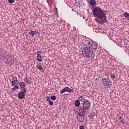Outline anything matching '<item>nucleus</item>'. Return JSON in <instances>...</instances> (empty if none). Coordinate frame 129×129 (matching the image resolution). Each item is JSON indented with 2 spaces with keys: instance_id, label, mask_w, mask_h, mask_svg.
<instances>
[{
  "instance_id": "1",
  "label": "nucleus",
  "mask_w": 129,
  "mask_h": 129,
  "mask_svg": "<svg viewBox=\"0 0 129 129\" xmlns=\"http://www.w3.org/2000/svg\"><path fill=\"white\" fill-rule=\"evenodd\" d=\"M93 16L96 18L95 19L97 23L100 24H104L107 22V17L105 14L103 10L99 7H95L92 10Z\"/></svg>"
},
{
  "instance_id": "2",
  "label": "nucleus",
  "mask_w": 129,
  "mask_h": 129,
  "mask_svg": "<svg viewBox=\"0 0 129 129\" xmlns=\"http://www.w3.org/2000/svg\"><path fill=\"white\" fill-rule=\"evenodd\" d=\"M83 56L85 58H91V59H94L95 57V53L90 47H88L87 45H85L83 47L82 52Z\"/></svg>"
},
{
  "instance_id": "3",
  "label": "nucleus",
  "mask_w": 129,
  "mask_h": 129,
  "mask_svg": "<svg viewBox=\"0 0 129 129\" xmlns=\"http://www.w3.org/2000/svg\"><path fill=\"white\" fill-rule=\"evenodd\" d=\"M102 84L105 86L106 88H110L111 86V82L109 79L107 78H102Z\"/></svg>"
},
{
  "instance_id": "4",
  "label": "nucleus",
  "mask_w": 129,
  "mask_h": 129,
  "mask_svg": "<svg viewBox=\"0 0 129 129\" xmlns=\"http://www.w3.org/2000/svg\"><path fill=\"white\" fill-rule=\"evenodd\" d=\"M80 106L83 107L84 109H90V106H91V102L88 100L86 101L84 103H81Z\"/></svg>"
},
{
  "instance_id": "5",
  "label": "nucleus",
  "mask_w": 129,
  "mask_h": 129,
  "mask_svg": "<svg viewBox=\"0 0 129 129\" xmlns=\"http://www.w3.org/2000/svg\"><path fill=\"white\" fill-rule=\"evenodd\" d=\"M87 47L91 48L92 50V49L95 50V49H97V48H98V44H97V43L94 41H90L88 43Z\"/></svg>"
},
{
  "instance_id": "6",
  "label": "nucleus",
  "mask_w": 129,
  "mask_h": 129,
  "mask_svg": "<svg viewBox=\"0 0 129 129\" xmlns=\"http://www.w3.org/2000/svg\"><path fill=\"white\" fill-rule=\"evenodd\" d=\"M86 113V110L83 108L81 106H80V107L78 109V115H85Z\"/></svg>"
},
{
  "instance_id": "7",
  "label": "nucleus",
  "mask_w": 129,
  "mask_h": 129,
  "mask_svg": "<svg viewBox=\"0 0 129 129\" xmlns=\"http://www.w3.org/2000/svg\"><path fill=\"white\" fill-rule=\"evenodd\" d=\"M85 115H78L77 119L80 122H83L85 119Z\"/></svg>"
},
{
  "instance_id": "8",
  "label": "nucleus",
  "mask_w": 129,
  "mask_h": 129,
  "mask_svg": "<svg viewBox=\"0 0 129 129\" xmlns=\"http://www.w3.org/2000/svg\"><path fill=\"white\" fill-rule=\"evenodd\" d=\"M25 93L20 92L18 93V98H19V99H24V98L25 96Z\"/></svg>"
},
{
  "instance_id": "9",
  "label": "nucleus",
  "mask_w": 129,
  "mask_h": 129,
  "mask_svg": "<svg viewBox=\"0 0 129 129\" xmlns=\"http://www.w3.org/2000/svg\"><path fill=\"white\" fill-rule=\"evenodd\" d=\"M12 86H18L19 85V81L17 80H14L12 82Z\"/></svg>"
},
{
  "instance_id": "10",
  "label": "nucleus",
  "mask_w": 129,
  "mask_h": 129,
  "mask_svg": "<svg viewBox=\"0 0 129 129\" xmlns=\"http://www.w3.org/2000/svg\"><path fill=\"white\" fill-rule=\"evenodd\" d=\"M79 100H80V102H82V103H84V102H86L88 100L85 99V97L84 96H80Z\"/></svg>"
},
{
  "instance_id": "11",
  "label": "nucleus",
  "mask_w": 129,
  "mask_h": 129,
  "mask_svg": "<svg viewBox=\"0 0 129 129\" xmlns=\"http://www.w3.org/2000/svg\"><path fill=\"white\" fill-rule=\"evenodd\" d=\"M36 68H37V69H38V70L41 71V72H42V73H44V71L43 70V67H42V66H41V64H37L36 66Z\"/></svg>"
},
{
  "instance_id": "12",
  "label": "nucleus",
  "mask_w": 129,
  "mask_h": 129,
  "mask_svg": "<svg viewBox=\"0 0 129 129\" xmlns=\"http://www.w3.org/2000/svg\"><path fill=\"white\" fill-rule=\"evenodd\" d=\"M19 86L20 88H26V83L24 82H21L20 83H19Z\"/></svg>"
},
{
  "instance_id": "13",
  "label": "nucleus",
  "mask_w": 129,
  "mask_h": 129,
  "mask_svg": "<svg viewBox=\"0 0 129 129\" xmlns=\"http://www.w3.org/2000/svg\"><path fill=\"white\" fill-rule=\"evenodd\" d=\"M123 16L127 20V21H129V13L127 12H125L123 13Z\"/></svg>"
},
{
  "instance_id": "14",
  "label": "nucleus",
  "mask_w": 129,
  "mask_h": 129,
  "mask_svg": "<svg viewBox=\"0 0 129 129\" xmlns=\"http://www.w3.org/2000/svg\"><path fill=\"white\" fill-rule=\"evenodd\" d=\"M37 59L38 62H42V61H43V57H42V55H41V54H38L37 56Z\"/></svg>"
},
{
  "instance_id": "15",
  "label": "nucleus",
  "mask_w": 129,
  "mask_h": 129,
  "mask_svg": "<svg viewBox=\"0 0 129 129\" xmlns=\"http://www.w3.org/2000/svg\"><path fill=\"white\" fill-rule=\"evenodd\" d=\"M68 87H66V88H63L60 91V94H63L64 92H68Z\"/></svg>"
},
{
  "instance_id": "16",
  "label": "nucleus",
  "mask_w": 129,
  "mask_h": 129,
  "mask_svg": "<svg viewBox=\"0 0 129 129\" xmlns=\"http://www.w3.org/2000/svg\"><path fill=\"white\" fill-rule=\"evenodd\" d=\"M80 104H81V103H80V101L79 99L77 100L75 102V105L76 106V107L79 106Z\"/></svg>"
},
{
  "instance_id": "17",
  "label": "nucleus",
  "mask_w": 129,
  "mask_h": 129,
  "mask_svg": "<svg viewBox=\"0 0 129 129\" xmlns=\"http://www.w3.org/2000/svg\"><path fill=\"white\" fill-rule=\"evenodd\" d=\"M94 116H95V113H94V112H91L89 115L90 118L91 119H92V118H93V117H94Z\"/></svg>"
},
{
  "instance_id": "18",
  "label": "nucleus",
  "mask_w": 129,
  "mask_h": 129,
  "mask_svg": "<svg viewBox=\"0 0 129 129\" xmlns=\"http://www.w3.org/2000/svg\"><path fill=\"white\" fill-rule=\"evenodd\" d=\"M90 4L91 6H95L96 4V2L95 0H90Z\"/></svg>"
},
{
  "instance_id": "19",
  "label": "nucleus",
  "mask_w": 129,
  "mask_h": 129,
  "mask_svg": "<svg viewBox=\"0 0 129 129\" xmlns=\"http://www.w3.org/2000/svg\"><path fill=\"white\" fill-rule=\"evenodd\" d=\"M24 81H25V82H27L28 84H31V83H32V81H31V80H29V79L27 78H25L24 79Z\"/></svg>"
},
{
  "instance_id": "20",
  "label": "nucleus",
  "mask_w": 129,
  "mask_h": 129,
  "mask_svg": "<svg viewBox=\"0 0 129 129\" xmlns=\"http://www.w3.org/2000/svg\"><path fill=\"white\" fill-rule=\"evenodd\" d=\"M21 91L20 92H23L24 94L27 93V88H21Z\"/></svg>"
},
{
  "instance_id": "21",
  "label": "nucleus",
  "mask_w": 129,
  "mask_h": 129,
  "mask_svg": "<svg viewBox=\"0 0 129 129\" xmlns=\"http://www.w3.org/2000/svg\"><path fill=\"white\" fill-rule=\"evenodd\" d=\"M68 92L69 93H72L73 92H74V91H73V89L68 87Z\"/></svg>"
},
{
  "instance_id": "22",
  "label": "nucleus",
  "mask_w": 129,
  "mask_h": 129,
  "mask_svg": "<svg viewBox=\"0 0 129 129\" xmlns=\"http://www.w3.org/2000/svg\"><path fill=\"white\" fill-rule=\"evenodd\" d=\"M29 34L30 35V36H32V37H34L35 36V34H34V31H30L29 33Z\"/></svg>"
},
{
  "instance_id": "23",
  "label": "nucleus",
  "mask_w": 129,
  "mask_h": 129,
  "mask_svg": "<svg viewBox=\"0 0 129 129\" xmlns=\"http://www.w3.org/2000/svg\"><path fill=\"white\" fill-rule=\"evenodd\" d=\"M50 99H51V100H56V96L55 95H52L50 97Z\"/></svg>"
},
{
  "instance_id": "24",
  "label": "nucleus",
  "mask_w": 129,
  "mask_h": 129,
  "mask_svg": "<svg viewBox=\"0 0 129 129\" xmlns=\"http://www.w3.org/2000/svg\"><path fill=\"white\" fill-rule=\"evenodd\" d=\"M11 89H12V91H15V90H16V89H19V86L14 87V88H12Z\"/></svg>"
},
{
  "instance_id": "25",
  "label": "nucleus",
  "mask_w": 129,
  "mask_h": 129,
  "mask_svg": "<svg viewBox=\"0 0 129 129\" xmlns=\"http://www.w3.org/2000/svg\"><path fill=\"white\" fill-rule=\"evenodd\" d=\"M110 77H111V78H112L113 79H114V78H115V75H114L113 74H110Z\"/></svg>"
},
{
  "instance_id": "26",
  "label": "nucleus",
  "mask_w": 129,
  "mask_h": 129,
  "mask_svg": "<svg viewBox=\"0 0 129 129\" xmlns=\"http://www.w3.org/2000/svg\"><path fill=\"white\" fill-rule=\"evenodd\" d=\"M9 4H14L15 0H8Z\"/></svg>"
},
{
  "instance_id": "27",
  "label": "nucleus",
  "mask_w": 129,
  "mask_h": 129,
  "mask_svg": "<svg viewBox=\"0 0 129 129\" xmlns=\"http://www.w3.org/2000/svg\"><path fill=\"white\" fill-rule=\"evenodd\" d=\"M51 100V98L49 96L46 97V101L49 102Z\"/></svg>"
},
{
  "instance_id": "28",
  "label": "nucleus",
  "mask_w": 129,
  "mask_h": 129,
  "mask_svg": "<svg viewBox=\"0 0 129 129\" xmlns=\"http://www.w3.org/2000/svg\"><path fill=\"white\" fill-rule=\"evenodd\" d=\"M48 102H49L50 105H53L54 104V102H53L52 100H50Z\"/></svg>"
},
{
  "instance_id": "29",
  "label": "nucleus",
  "mask_w": 129,
  "mask_h": 129,
  "mask_svg": "<svg viewBox=\"0 0 129 129\" xmlns=\"http://www.w3.org/2000/svg\"><path fill=\"white\" fill-rule=\"evenodd\" d=\"M118 120H119L120 121H121V120H123V118H122V117H121V116H119L118 118Z\"/></svg>"
},
{
  "instance_id": "30",
  "label": "nucleus",
  "mask_w": 129,
  "mask_h": 129,
  "mask_svg": "<svg viewBox=\"0 0 129 129\" xmlns=\"http://www.w3.org/2000/svg\"><path fill=\"white\" fill-rule=\"evenodd\" d=\"M79 128H80V129H85V127L82 125L80 126Z\"/></svg>"
},
{
  "instance_id": "31",
  "label": "nucleus",
  "mask_w": 129,
  "mask_h": 129,
  "mask_svg": "<svg viewBox=\"0 0 129 129\" xmlns=\"http://www.w3.org/2000/svg\"><path fill=\"white\" fill-rule=\"evenodd\" d=\"M36 53L37 54V56L38 55H41V51L40 50L37 51Z\"/></svg>"
},
{
  "instance_id": "32",
  "label": "nucleus",
  "mask_w": 129,
  "mask_h": 129,
  "mask_svg": "<svg viewBox=\"0 0 129 129\" xmlns=\"http://www.w3.org/2000/svg\"><path fill=\"white\" fill-rule=\"evenodd\" d=\"M34 35H37V34H39V32L38 31H34Z\"/></svg>"
},
{
  "instance_id": "33",
  "label": "nucleus",
  "mask_w": 129,
  "mask_h": 129,
  "mask_svg": "<svg viewBox=\"0 0 129 129\" xmlns=\"http://www.w3.org/2000/svg\"><path fill=\"white\" fill-rule=\"evenodd\" d=\"M120 122H121V123H122V124H124V121H123V120L120 121Z\"/></svg>"
},
{
  "instance_id": "34",
  "label": "nucleus",
  "mask_w": 129,
  "mask_h": 129,
  "mask_svg": "<svg viewBox=\"0 0 129 129\" xmlns=\"http://www.w3.org/2000/svg\"><path fill=\"white\" fill-rule=\"evenodd\" d=\"M46 2L48 4H49V3H50V0H46Z\"/></svg>"
}]
</instances>
